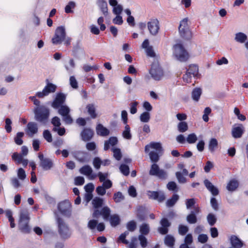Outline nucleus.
Listing matches in <instances>:
<instances>
[{
  "instance_id": "38",
  "label": "nucleus",
  "mask_w": 248,
  "mask_h": 248,
  "mask_svg": "<svg viewBox=\"0 0 248 248\" xmlns=\"http://www.w3.org/2000/svg\"><path fill=\"white\" fill-rule=\"evenodd\" d=\"M178 129L180 132L183 133L188 129V125L186 122H182L178 124Z\"/></svg>"
},
{
  "instance_id": "49",
  "label": "nucleus",
  "mask_w": 248,
  "mask_h": 248,
  "mask_svg": "<svg viewBox=\"0 0 248 248\" xmlns=\"http://www.w3.org/2000/svg\"><path fill=\"white\" fill-rule=\"evenodd\" d=\"M43 137L48 142H50L52 140V135L48 130H45L43 132Z\"/></svg>"
},
{
  "instance_id": "55",
  "label": "nucleus",
  "mask_w": 248,
  "mask_h": 248,
  "mask_svg": "<svg viewBox=\"0 0 248 248\" xmlns=\"http://www.w3.org/2000/svg\"><path fill=\"white\" fill-rule=\"evenodd\" d=\"M97 221L94 219H91L88 223V227L91 230H93L96 228L97 225Z\"/></svg>"
},
{
  "instance_id": "25",
  "label": "nucleus",
  "mask_w": 248,
  "mask_h": 248,
  "mask_svg": "<svg viewBox=\"0 0 248 248\" xmlns=\"http://www.w3.org/2000/svg\"><path fill=\"white\" fill-rule=\"evenodd\" d=\"M93 135L92 130L89 128L84 129L81 133L82 139L84 141H88L92 139Z\"/></svg>"
},
{
  "instance_id": "19",
  "label": "nucleus",
  "mask_w": 248,
  "mask_h": 248,
  "mask_svg": "<svg viewBox=\"0 0 248 248\" xmlns=\"http://www.w3.org/2000/svg\"><path fill=\"white\" fill-rule=\"evenodd\" d=\"M79 171L81 174L87 176L90 179H94L96 176V175L92 174V169L90 166L88 165L82 167L80 169Z\"/></svg>"
},
{
  "instance_id": "62",
  "label": "nucleus",
  "mask_w": 248,
  "mask_h": 248,
  "mask_svg": "<svg viewBox=\"0 0 248 248\" xmlns=\"http://www.w3.org/2000/svg\"><path fill=\"white\" fill-rule=\"evenodd\" d=\"M123 10V7L121 5H118L114 7L113 13L116 15H120Z\"/></svg>"
},
{
  "instance_id": "60",
  "label": "nucleus",
  "mask_w": 248,
  "mask_h": 248,
  "mask_svg": "<svg viewBox=\"0 0 248 248\" xmlns=\"http://www.w3.org/2000/svg\"><path fill=\"white\" fill-rule=\"evenodd\" d=\"M128 232L126 231L124 233L121 234L119 237V241L122 242L124 244H128V241L126 240L125 238L126 236L128 234Z\"/></svg>"
},
{
  "instance_id": "36",
  "label": "nucleus",
  "mask_w": 248,
  "mask_h": 248,
  "mask_svg": "<svg viewBox=\"0 0 248 248\" xmlns=\"http://www.w3.org/2000/svg\"><path fill=\"white\" fill-rule=\"evenodd\" d=\"M123 137L127 140H130L132 136L130 133V128L128 125H126L124 127V129L123 132Z\"/></svg>"
},
{
  "instance_id": "14",
  "label": "nucleus",
  "mask_w": 248,
  "mask_h": 248,
  "mask_svg": "<svg viewBox=\"0 0 248 248\" xmlns=\"http://www.w3.org/2000/svg\"><path fill=\"white\" fill-rule=\"evenodd\" d=\"M25 131L26 134L28 136L32 137L33 136L37 134L38 132V125L35 122H30L27 124Z\"/></svg>"
},
{
  "instance_id": "42",
  "label": "nucleus",
  "mask_w": 248,
  "mask_h": 248,
  "mask_svg": "<svg viewBox=\"0 0 248 248\" xmlns=\"http://www.w3.org/2000/svg\"><path fill=\"white\" fill-rule=\"evenodd\" d=\"M197 140V137L195 133H191L189 134L186 139V141L190 144L195 143Z\"/></svg>"
},
{
  "instance_id": "51",
  "label": "nucleus",
  "mask_w": 248,
  "mask_h": 248,
  "mask_svg": "<svg viewBox=\"0 0 248 248\" xmlns=\"http://www.w3.org/2000/svg\"><path fill=\"white\" fill-rule=\"evenodd\" d=\"M97 176L99 177V181L101 182H103L106 181L108 176V172L103 173L101 171L98 172Z\"/></svg>"
},
{
  "instance_id": "35",
  "label": "nucleus",
  "mask_w": 248,
  "mask_h": 248,
  "mask_svg": "<svg viewBox=\"0 0 248 248\" xmlns=\"http://www.w3.org/2000/svg\"><path fill=\"white\" fill-rule=\"evenodd\" d=\"M109 221L112 226H116L119 224L120 222V218L118 215H113L110 216Z\"/></svg>"
},
{
  "instance_id": "6",
  "label": "nucleus",
  "mask_w": 248,
  "mask_h": 248,
  "mask_svg": "<svg viewBox=\"0 0 248 248\" xmlns=\"http://www.w3.org/2000/svg\"><path fill=\"white\" fill-rule=\"evenodd\" d=\"M187 22L188 18H185L181 21L179 27V31L181 36L186 39H190L191 36Z\"/></svg>"
},
{
  "instance_id": "1",
  "label": "nucleus",
  "mask_w": 248,
  "mask_h": 248,
  "mask_svg": "<svg viewBox=\"0 0 248 248\" xmlns=\"http://www.w3.org/2000/svg\"><path fill=\"white\" fill-rule=\"evenodd\" d=\"M145 152L148 154L152 162H157L162 152L161 145L159 142H151L145 147Z\"/></svg>"
},
{
  "instance_id": "63",
  "label": "nucleus",
  "mask_w": 248,
  "mask_h": 248,
  "mask_svg": "<svg viewBox=\"0 0 248 248\" xmlns=\"http://www.w3.org/2000/svg\"><path fill=\"white\" fill-rule=\"evenodd\" d=\"M139 239L140 241V244L141 247L142 248L146 247L147 244V241L146 237L141 234L139 236Z\"/></svg>"
},
{
  "instance_id": "54",
  "label": "nucleus",
  "mask_w": 248,
  "mask_h": 248,
  "mask_svg": "<svg viewBox=\"0 0 248 248\" xmlns=\"http://www.w3.org/2000/svg\"><path fill=\"white\" fill-rule=\"evenodd\" d=\"M96 192L98 195H100V196H103L106 193V189L102 185L100 186L96 187Z\"/></svg>"
},
{
  "instance_id": "4",
  "label": "nucleus",
  "mask_w": 248,
  "mask_h": 248,
  "mask_svg": "<svg viewBox=\"0 0 248 248\" xmlns=\"http://www.w3.org/2000/svg\"><path fill=\"white\" fill-rule=\"evenodd\" d=\"M66 33L64 26H60L56 28L55 34L52 38V43L54 45L61 44L65 39Z\"/></svg>"
},
{
  "instance_id": "34",
  "label": "nucleus",
  "mask_w": 248,
  "mask_h": 248,
  "mask_svg": "<svg viewBox=\"0 0 248 248\" xmlns=\"http://www.w3.org/2000/svg\"><path fill=\"white\" fill-rule=\"evenodd\" d=\"M103 200L99 197L94 198L92 201V204L94 208H97L102 205Z\"/></svg>"
},
{
  "instance_id": "61",
  "label": "nucleus",
  "mask_w": 248,
  "mask_h": 248,
  "mask_svg": "<svg viewBox=\"0 0 248 248\" xmlns=\"http://www.w3.org/2000/svg\"><path fill=\"white\" fill-rule=\"evenodd\" d=\"M69 66L67 65H65V68L66 70L70 72L72 70V69L74 68L75 67V63L73 59H70L69 61Z\"/></svg>"
},
{
  "instance_id": "47",
  "label": "nucleus",
  "mask_w": 248,
  "mask_h": 248,
  "mask_svg": "<svg viewBox=\"0 0 248 248\" xmlns=\"http://www.w3.org/2000/svg\"><path fill=\"white\" fill-rule=\"evenodd\" d=\"M12 158L18 164L20 163L24 159L22 155L18 154L16 153L13 154L12 155Z\"/></svg>"
},
{
  "instance_id": "43",
  "label": "nucleus",
  "mask_w": 248,
  "mask_h": 248,
  "mask_svg": "<svg viewBox=\"0 0 248 248\" xmlns=\"http://www.w3.org/2000/svg\"><path fill=\"white\" fill-rule=\"evenodd\" d=\"M113 199L116 203L120 202L124 200V196L120 192H117L114 194Z\"/></svg>"
},
{
  "instance_id": "28",
  "label": "nucleus",
  "mask_w": 248,
  "mask_h": 248,
  "mask_svg": "<svg viewBox=\"0 0 248 248\" xmlns=\"http://www.w3.org/2000/svg\"><path fill=\"white\" fill-rule=\"evenodd\" d=\"M118 140L117 138L112 137L109 138L108 140H106L104 143V149L105 150H108L110 146H113L116 145L117 143Z\"/></svg>"
},
{
  "instance_id": "52",
  "label": "nucleus",
  "mask_w": 248,
  "mask_h": 248,
  "mask_svg": "<svg viewBox=\"0 0 248 248\" xmlns=\"http://www.w3.org/2000/svg\"><path fill=\"white\" fill-rule=\"evenodd\" d=\"M36 106L35 108H45L43 106H40V102L36 98V96H30L29 98Z\"/></svg>"
},
{
  "instance_id": "48",
  "label": "nucleus",
  "mask_w": 248,
  "mask_h": 248,
  "mask_svg": "<svg viewBox=\"0 0 248 248\" xmlns=\"http://www.w3.org/2000/svg\"><path fill=\"white\" fill-rule=\"evenodd\" d=\"M113 156L117 160H120L122 157V154L120 149L113 148Z\"/></svg>"
},
{
  "instance_id": "8",
  "label": "nucleus",
  "mask_w": 248,
  "mask_h": 248,
  "mask_svg": "<svg viewBox=\"0 0 248 248\" xmlns=\"http://www.w3.org/2000/svg\"><path fill=\"white\" fill-rule=\"evenodd\" d=\"M58 209L60 213L64 217H69L71 214V204L68 201L60 202Z\"/></svg>"
},
{
  "instance_id": "3",
  "label": "nucleus",
  "mask_w": 248,
  "mask_h": 248,
  "mask_svg": "<svg viewBox=\"0 0 248 248\" xmlns=\"http://www.w3.org/2000/svg\"><path fill=\"white\" fill-rule=\"evenodd\" d=\"M30 217L28 211L26 209L22 210L20 213L19 220V228L23 232H28L29 231L28 223Z\"/></svg>"
},
{
  "instance_id": "15",
  "label": "nucleus",
  "mask_w": 248,
  "mask_h": 248,
  "mask_svg": "<svg viewBox=\"0 0 248 248\" xmlns=\"http://www.w3.org/2000/svg\"><path fill=\"white\" fill-rule=\"evenodd\" d=\"M245 128L242 124H235L232 129V136L235 139L240 138L242 137Z\"/></svg>"
},
{
  "instance_id": "7",
  "label": "nucleus",
  "mask_w": 248,
  "mask_h": 248,
  "mask_svg": "<svg viewBox=\"0 0 248 248\" xmlns=\"http://www.w3.org/2000/svg\"><path fill=\"white\" fill-rule=\"evenodd\" d=\"M149 170V174L152 176H155L160 179H164L167 177V172L162 169H160L156 162H153Z\"/></svg>"
},
{
  "instance_id": "13",
  "label": "nucleus",
  "mask_w": 248,
  "mask_h": 248,
  "mask_svg": "<svg viewBox=\"0 0 248 248\" xmlns=\"http://www.w3.org/2000/svg\"><path fill=\"white\" fill-rule=\"evenodd\" d=\"M148 29L153 35L157 34L159 29V21L157 19H152L147 23Z\"/></svg>"
},
{
  "instance_id": "12",
  "label": "nucleus",
  "mask_w": 248,
  "mask_h": 248,
  "mask_svg": "<svg viewBox=\"0 0 248 248\" xmlns=\"http://www.w3.org/2000/svg\"><path fill=\"white\" fill-rule=\"evenodd\" d=\"M56 89V86L52 83H48L42 92H38L36 93V96L39 98H43L48 95L50 93H54Z\"/></svg>"
},
{
  "instance_id": "45",
  "label": "nucleus",
  "mask_w": 248,
  "mask_h": 248,
  "mask_svg": "<svg viewBox=\"0 0 248 248\" xmlns=\"http://www.w3.org/2000/svg\"><path fill=\"white\" fill-rule=\"evenodd\" d=\"M207 219L209 224L212 226L215 224L217 221L216 216L213 214H209L207 217Z\"/></svg>"
},
{
  "instance_id": "24",
  "label": "nucleus",
  "mask_w": 248,
  "mask_h": 248,
  "mask_svg": "<svg viewBox=\"0 0 248 248\" xmlns=\"http://www.w3.org/2000/svg\"><path fill=\"white\" fill-rule=\"evenodd\" d=\"M96 133L98 135L106 137L109 135V131L101 124H98L96 127Z\"/></svg>"
},
{
  "instance_id": "17",
  "label": "nucleus",
  "mask_w": 248,
  "mask_h": 248,
  "mask_svg": "<svg viewBox=\"0 0 248 248\" xmlns=\"http://www.w3.org/2000/svg\"><path fill=\"white\" fill-rule=\"evenodd\" d=\"M110 209L108 207H105L100 212L98 210H95L93 214V217L94 218H97L99 215H101L103 216L104 219L105 220H107L108 219Z\"/></svg>"
},
{
  "instance_id": "33",
  "label": "nucleus",
  "mask_w": 248,
  "mask_h": 248,
  "mask_svg": "<svg viewBox=\"0 0 248 248\" xmlns=\"http://www.w3.org/2000/svg\"><path fill=\"white\" fill-rule=\"evenodd\" d=\"M218 145L217 140L215 138H212L209 142V149L211 152H214L217 148Z\"/></svg>"
},
{
  "instance_id": "40",
  "label": "nucleus",
  "mask_w": 248,
  "mask_h": 248,
  "mask_svg": "<svg viewBox=\"0 0 248 248\" xmlns=\"http://www.w3.org/2000/svg\"><path fill=\"white\" fill-rule=\"evenodd\" d=\"M23 132H18L15 138V142L17 145H20L23 143L22 138L24 136Z\"/></svg>"
},
{
  "instance_id": "31",
  "label": "nucleus",
  "mask_w": 248,
  "mask_h": 248,
  "mask_svg": "<svg viewBox=\"0 0 248 248\" xmlns=\"http://www.w3.org/2000/svg\"><path fill=\"white\" fill-rule=\"evenodd\" d=\"M41 167L45 170L50 169L53 166V163L49 159L45 158L41 162Z\"/></svg>"
},
{
  "instance_id": "16",
  "label": "nucleus",
  "mask_w": 248,
  "mask_h": 248,
  "mask_svg": "<svg viewBox=\"0 0 248 248\" xmlns=\"http://www.w3.org/2000/svg\"><path fill=\"white\" fill-rule=\"evenodd\" d=\"M73 55L77 59H80L85 56V52L82 45L78 43L75 45L72 50Z\"/></svg>"
},
{
  "instance_id": "56",
  "label": "nucleus",
  "mask_w": 248,
  "mask_h": 248,
  "mask_svg": "<svg viewBox=\"0 0 248 248\" xmlns=\"http://www.w3.org/2000/svg\"><path fill=\"white\" fill-rule=\"evenodd\" d=\"M188 231V228L186 226L180 225L179 226V233L182 235H185Z\"/></svg>"
},
{
  "instance_id": "29",
  "label": "nucleus",
  "mask_w": 248,
  "mask_h": 248,
  "mask_svg": "<svg viewBox=\"0 0 248 248\" xmlns=\"http://www.w3.org/2000/svg\"><path fill=\"white\" fill-rule=\"evenodd\" d=\"M186 72L192 77H194L198 74V66L195 64L190 65Z\"/></svg>"
},
{
  "instance_id": "9",
  "label": "nucleus",
  "mask_w": 248,
  "mask_h": 248,
  "mask_svg": "<svg viewBox=\"0 0 248 248\" xmlns=\"http://www.w3.org/2000/svg\"><path fill=\"white\" fill-rule=\"evenodd\" d=\"M65 99L66 95L65 94L62 93H58L52 104V107L55 108H69L68 107L64 105Z\"/></svg>"
},
{
  "instance_id": "44",
  "label": "nucleus",
  "mask_w": 248,
  "mask_h": 248,
  "mask_svg": "<svg viewBox=\"0 0 248 248\" xmlns=\"http://www.w3.org/2000/svg\"><path fill=\"white\" fill-rule=\"evenodd\" d=\"M186 220L188 223L191 224H194L197 222V218L194 212H191V213L187 216Z\"/></svg>"
},
{
  "instance_id": "5",
  "label": "nucleus",
  "mask_w": 248,
  "mask_h": 248,
  "mask_svg": "<svg viewBox=\"0 0 248 248\" xmlns=\"http://www.w3.org/2000/svg\"><path fill=\"white\" fill-rule=\"evenodd\" d=\"M58 227V232L62 238L67 239L71 235V232L67 225L64 221L59 217H56Z\"/></svg>"
},
{
  "instance_id": "64",
  "label": "nucleus",
  "mask_w": 248,
  "mask_h": 248,
  "mask_svg": "<svg viewBox=\"0 0 248 248\" xmlns=\"http://www.w3.org/2000/svg\"><path fill=\"white\" fill-rule=\"evenodd\" d=\"M90 115V118L92 119H95L98 116V113L96 112L95 109H86V112Z\"/></svg>"
},
{
  "instance_id": "18",
  "label": "nucleus",
  "mask_w": 248,
  "mask_h": 248,
  "mask_svg": "<svg viewBox=\"0 0 248 248\" xmlns=\"http://www.w3.org/2000/svg\"><path fill=\"white\" fill-rule=\"evenodd\" d=\"M161 226L158 228V231L162 234H166L168 232V227L170 226V223L166 218H163L160 221Z\"/></svg>"
},
{
  "instance_id": "37",
  "label": "nucleus",
  "mask_w": 248,
  "mask_h": 248,
  "mask_svg": "<svg viewBox=\"0 0 248 248\" xmlns=\"http://www.w3.org/2000/svg\"><path fill=\"white\" fill-rule=\"evenodd\" d=\"M179 199V196L177 195L174 194L172 196L171 198L168 200L166 202V205L168 207H171L174 205Z\"/></svg>"
},
{
  "instance_id": "39",
  "label": "nucleus",
  "mask_w": 248,
  "mask_h": 248,
  "mask_svg": "<svg viewBox=\"0 0 248 248\" xmlns=\"http://www.w3.org/2000/svg\"><path fill=\"white\" fill-rule=\"evenodd\" d=\"M149 226L147 224L143 223L140 226V232L142 234H147L149 232Z\"/></svg>"
},
{
  "instance_id": "46",
  "label": "nucleus",
  "mask_w": 248,
  "mask_h": 248,
  "mask_svg": "<svg viewBox=\"0 0 248 248\" xmlns=\"http://www.w3.org/2000/svg\"><path fill=\"white\" fill-rule=\"evenodd\" d=\"M75 6V3L74 1H70L65 7V12L67 14L72 13V9L74 8Z\"/></svg>"
},
{
  "instance_id": "27",
  "label": "nucleus",
  "mask_w": 248,
  "mask_h": 248,
  "mask_svg": "<svg viewBox=\"0 0 248 248\" xmlns=\"http://www.w3.org/2000/svg\"><path fill=\"white\" fill-rule=\"evenodd\" d=\"M230 241L232 246L235 248H241L243 246V243L236 236H231Z\"/></svg>"
},
{
  "instance_id": "59",
  "label": "nucleus",
  "mask_w": 248,
  "mask_h": 248,
  "mask_svg": "<svg viewBox=\"0 0 248 248\" xmlns=\"http://www.w3.org/2000/svg\"><path fill=\"white\" fill-rule=\"evenodd\" d=\"M102 164V160L99 157H95L93 160V165L96 169H99Z\"/></svg>"
},
{
  "instance_id": "23",
  "label": "nucleus",
  "mask_w": 248,
  "mask_h": 248,
  "mask_svg": "<svg viewBox=\"0 0 248 248\" xmlns=\"http://www.w3.org/2000/svg\"><path fill=\"white\" fill-rule=\"evenodd\" d=\"M97 5L105 16L108 14V4L105 0H97Z\"/></svg>"
},
{
  "instance_id": "41",
  "label": "nucleus",
  "mask_w": 248,
  "mask_h": 248,
  "mask_svg": "<svg viewBox=\"0 0 248 248\" xmlns=\"http://www.w3.org/2000/svg\"><path fill=\"white\" fill-rule=\"evenodd\" d=\"M150 118V114L148 111H145L142 113L140 116V120L142 122L147 123Z\"/></svg>"
},
{
  "instance_id": "10",
  "label": "nucleus",
  "mask_w": 248,
  "mask_h": 248,
  "mask_svg": "<svg viewBox=\"0 0 248 248\" xmlns=\"http://www.w3.org/2000/svg\"><path fill=\"white\" fill-rule=\"evenodd\" d=\"M150 74L152 78L156 80H159L163 76V72L161 67L157 63L152 65L150 70Z\"/></svg>"
},
{
  "instance_id": "20",
  "label": "nucleus",
  "mask_w": 248,
  "mask_h": 248,
  "mask_svg": "<svg viewBox=\"0 0 248 248\" xmlns=\"http://www.w3.org/2000/svg\"><path fill=\"white\" fill-rule=\"evenodd\" d=\"M203 183L206 188L211 193L212 195L217 196L218 194L219 191L217 188L208 180H204Z\"/></svg>"
},
{
  "instance_id": "21",
  "label": "nucleus",
  "mask_w": 248,
  "mask_h": 248,
  "mask_svg": "<svg viewBox=\"0 0 248 248\" xmlns=\"http://www.w3.org/2000/svg\"><path fill=\"white\" fill-rule=\"evenodd\" d=\"M239 182L235 179H230L227 183L226 189L231 192L236 191L238 187Z\"/></svg>"
},
{
  "instance_id": "32",
  "label": "nucleus",
  "mask_w": 248,
  "mask_h": 248,
  "mask_svg": "<svg viewBox=\"0 0 248 248\" xmlns=\"http://www.w3.org/2000/svg\"><path fill=\"white\" fill-rule=\"evenodd\" d=\"M202 94V90L200 88H196L193 89L192 93L191 96L192 99L196 101L199 100L201 95Z\"/></svg>"
},
{
  "instance_id": "2",
  "label": "nucleus",
  "mask_w": 248,
  "mask_h": 248,
  "mask_svg": "<svg viewBox=\"0 0 248 248\" xmlns=\"http://www.w3.org/2000/svg\"><path fill=\"white\" fill-rule=\"evenodd\" d=\"M173 55L180 62H184L188 59V54L181 44H177L173 46Z\"/></svg>"
},
{
  "instance_id": "11",
  "label": "nucleus",
  "mask_w": 248,
  "mask_h": 248,
  "mask_svg": "<svg viewBox=\"0 0 248 248\" xmlns=\"http://www.w3.org/2000/svg\"><path fill=\"white\" fill-rule=\"evenodd\" d=\"M34 114L36 121L45 123L48 119L49 112L48 109H35Z\"/></svg>"
},
{
  "instance_id": "26",
  "label": "nucleus",
  "mask_w": 248,
  "mask_h": 248,
  "mask_svg": "<svg viewBox=\"0 0 248 248\" xmlns=\"http://www.w3.org/2000/svg\"><path fill=\"white\" fill-rule=\"evenodd\" d=\"M247 39V35L243 32H239L235 34L234 40L239 43L243 44L245 43Z\"/></svg>"
},
{
  "instance_id": "58",
  "label": "nucleus",
  "mask_w": 248,
  "mask_h": 248,
  "mask_svg": "<svg viewBox=\"0 0 248 248\" xmlns=\"http://www.w3.org/2000/svg\"><path fill=\"white\" fill-rule=\"evenodd\" d=\"M17 176L21 180H23L26 177L25 170L22 168H19L17 170Z\"/></svg>"
},
{
  "instance_id": "57",
  "label": "nucleus",
  "mask_w": 248,
  "mask_h": 248,
  "mask_svg": "<svg viewBox=\"0 0 248 248\" xmlns=\"http://www.w3.org/2000/svg\"><path fill=\"white\" fill-rule=\"evenodd\" d=\"M121 172L124 175H128L129 173V169L127 166L125 165H121L120 167Z\"/></svg>"
},
{
  "instance_id": "50",
  "label": "nucleus",
  "mask_w": 248,
  "mask_h": 248,
  "mask_svg": "<svg viewBox=\"0 0 248 248\" xmlns=\"http://www.w3.org/2000/svg\"><path fill=\"white\" fill-rule=\"evenodd\" d=\"M182 174L181 171H179L176 172V176L178 181L180 183H185L186 182V179Z\"/></svg>"
},
{
  "instance_id": "30",
  "label": "nucleus",
  "mask_w": 248,
  "mask_h": 248,
  "mask_svg": "<svg viewBox=\"0 0 248 248\" xmlns=\"http://www.w3.org/2000/svg\"><path fill=\"white\" fill-rule=\"evenodd\" d=\"M175 242V239L173 236L170 235H167L164 239V243L165 245L170 247V248H173Z\"/></svg>"
},
{
  "instance_id": "22",
  "label": "nucleus",
  "mask_w": 248,
  "mask_h": 248,
  "mask_svg": "<svg viewBox=\"0 0 248 248\" xmlns=\"http://www.w3.org/2000/svg\"><path fill=\"white\" fill-rule=\"evenodd\" d=\"M59 113L66 123L71 124L72 122V119L69 114V109H59Z\"/></svg>"
},
{
  "instance_id": "53",
  "label": "nucleus",
  "mask_w": 248,
  "mask_h": 248,
  "mask_svg": "<svg viewBox=\"0 0 248 248\" xmlns=\"http://www.w3.org/2000/svg\"><path fill=\"white\" fill-rule=\"evenodd\" d=\"M69 82L71 86L74 89H77L78 83L74 76H71L69 78Z\"/></svg>"
}]
</instances>
